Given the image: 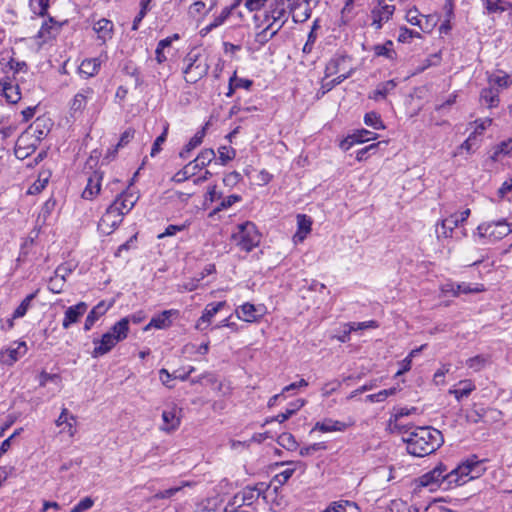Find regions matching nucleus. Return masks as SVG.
<instances>
[{
	"instance_id": "13",
	"label": "nucleus",
	"mask_w": 512,
	"mask_h": 512,
	"mask_svg": "<svg viewBox=\"0 0 512 512\" xmlns=\"http://www.w3.org/2000/svg\"><path fill=\"white\" fill-rule=\"evenodd\" d=\"M179 311L176 309L164 310L152 317L150 322L144 327V331L155 329H167L172 325V317H178Z\"/></svg>"
},
{
	"instance_id": "20",
	"label": "nucleus",
	"mask_w": 512,
	"mask_h": 512,
	"mask_svg": "<svg viewBox=\"0 0 512 512\" xmlns=\"http://www.w3.org/2000/svg\"><path fill=\"white\" fill-rule=\"evenodd\" d=\"M281 464L287 465L288 467L274 476L273 481L279 485H284L292 477L296 470L299 469L301 473H304L306 470V464L301 461H289L283 462Z\"/></svg>"
},
{
	"instance_id": "1",
	"label": "nucleus",
	"mask_w": 512,
	"mask_h": 512,
	"mask_svg": "<svg viewBox=\"0 0 512 512\" xmlns=\"http://www.w3.org/2000/svg\"><path fill=\"white\" fill-rule=\"evenodd\" d=\"M485 471L482 461L476 456H471L461 462L452 470L440 463L431 471L418 477L415 482L418 488H428L434 491L437 488L451 489L479 478Z\"/></svg>"
},
{
	"instance_id": "46",
	"label": "nucleus",
	"mask_w": 512,
	"mask_h": 512,
	"mask_svg": "<svg viewBox=\"0 0 512 512\" xmlns=\"http://www.w3.org/2000/svg\"><path fill=\"white\" fill-rule=\"evenodd\" d=\"M277 442L280 446L290 451L295 450L298 446L295 437L286 432L279 435Z\"/></svg>"
},
{
	"instance_id": "23",
	"label": "nucleus",
	"mask_w": 512,
	"mask_h": 512,
	"mask_svg": "<svg viewBox=\"0 0 512 512\" xmlns=\"http://www.w3.org/2000/svg\"><path fill=\"white\" fill-rule=\"evenodd\" d=\"M377 136L376 133L368 131L366 129H361L349 135L341 144V147L345 150H348L352 145L358 143H364L370 140L375 139Z\"/></svg>"
},
{
	"instance_id": "54",
	"label": "nucleus",
	"mask_w": 512,
	"mask_h": 512,
	"mask_svg": "<svg viewBox=\"0 0 512 512\" xmlns=\"http://www.w3.org/2000/svg\"><path fill=\"white\" fill-rule=\"evenodd\" d=\"M219 160L221 164L225 165L227 162L231 161L236 156V151L232 147L221 146L218 149Z\"/></svg>"
},
{
	"instance_id": "2",
	"label": "nucleus",
	"mask_w": 512,
	"mask_h": 512,
	"mask_svg": "<svg viewBox=\"0 0 512 512\" xmlns=\"http://www.w3.org/2000/svg\"><path fill=\"white\" fill-rule=\"evenodd\" d=\"M409 454L424 457L435 452L444 442L442 433L432 427H417L403 437Z\"/></svg>"
},
{
	"instance_id": "40",
	"label": "nucleus",
	"mask_w": 512,
	"mask_h": 512,
	"mask_svg": "<svg viewBox=\"0 0 512 512\" xmlns=\"http://www.w3.org/2000/svg\"><path fill=\"white\" fill-rule=\"evenodd\" d=\"M373 51L376 56H383L387 59H393L396 55L391 40L386 41L384 44L375 45Z\"/></svg>"
},
{
	"instance_id": "32",
	"label": "nucleus",
	"mask_w": 512,
	"mask_h": 512,
	"mask_svg": "<svg viewBox=\"0 0 512 512\" xmlns=\"http://www.w3.org/2000/svg\"><path fill=\"white\" fill-rule=\"evenodd\" d=\"M488 14H501L510 8L512 3L505 0H481Z\"/></svg>"
},
{
	"instance_id": "43",
	"label": "nucleus",
	"mask_w": 512,
	"mask_h": 512,
	"mask_svg": "<svg viewBox=\"0 0 512 512\" xmlns=\"http://www.w3.org/2000/svg\"><path fill=\"white\" fill-rule=\"evenodd\" d=\"M134 135H135V130L134 129L128 128L127 130H125L122 133V135H121V137H120V139H119L115 149L112 150V151H109L107 157L114 158L115 155H116L117 150L119 148L125 147L128 143H130L131 140L134 138Z\"/></svg>"
},
{
	"instance_id": "53",
	"label": "nucleus",
	"mask_w": 512,
	"mask_h": 512,
	"mask_svg": "<svg viewBox=\"0 0 512 512\" xmlns=\"http://www.w3.org/2000/svg\"><path fill=\"white\" fill-rule=\"evenodd\" d=\"M353 73V68H349L345 73L339 74L336 78L324 83L322 85L323 88H325L327 91L331 90L335 86L342 83L344 80L349 78Z\"/></svg>"
},
{
	"instance_id": "28",
	"label": "nucleus",
	"mask_w": 512,
	"mask_h": 512,
	"mask_svg": "<svg viewBox=\"0 0 512 512\" xmlns=\"http://www.w3.org/2000/svg\"><path fill=\"white\" fill-rule=\"evenodd\" d=\"M110 306L111 305L106 304L104 301H101L93 307L86 317L84 330L89 331L95 322L108 311Z\"/></svg>"
},
{
	"instance_id": "62",
	"label": "nucleus",
	"mask_w": 512,
	"mask_h": 512,
	"mask_svg": "<svg viewBox=\"0 0 512 512\" xmlns=\"http://www.w3.org/2000/svg\"><path fill=\"white\" fill-rule=\"evenodd\" d=\"M204 276H205V274L202 273L200 278H194V279L189 280L188 282L179 284L178 288H177L178 292H184V291L191 292V291L196 290L199 286L200 280L203 279Z\"/></svg>"
},
{
	"instance_id": "63",
	"label": "nucleus",
	"mask_w": 512,
	"mask_h": 512,
	"mask_svg": "<svg viewBox=\"0 0 512 512\" xmlns=\"http://www.w3.org/2000/svg\"><path fill=\"white\" fill-rule=\"evenodd\" d=\"M245 505L244 500L241 497V493L238 492L234 495V497L229 501L225 507V512H236L238 507Z\"/></svg>"
},
{
	"instance_id": "45",
	"label": "nucleus",
	"mask_w": 512,
	"mask_h": 512,
	"mask_svg": "<svg viewBox=\"0 0 512 512\" xmlns=\"http://www.w3.org/2000/svg\"><path fill=\"white\" fill-rule=\"evenodd\" d=\"M364 122L367 126H370L376 130L384 129L385 126L383 124V121L381 120V117L378 113L371 111L365 114L364 116Z\"/></svg>"
},
{
	"instance_id": "51",
	"label": "nucleus",
	"mask_w": 512,
	"mask_h": 512,
	"mask_svg": "<svg viewBox=\"0 0 512 512\" xmlns=\"http://www.w3.org/2000/svg\"><path fill=\"white\" fill-rule=\"evenodd\" d=\"M486 363H487V359L483 355H477V356L471 357L466 361L467 367L472 369L475 372L483 369L485 367Z\"/></svg>"
},
{
	"instance_id": "21",
	"label": "nucleus",
	"mask_w": 512,
	"mask_h": 512,
	"mask_svg": "<svg viewBox=\"0 0 512 512\" xmlns=\"http://www.w3.org/2000/svg\"><path fill=\"white\" fill-rule=\"evenodd\" d=\"M351 425H353V422L347 424L331 418H325L322 421L316 422V424L313 427V431L317 430L322 433L343 432Z\"/></svg>"
},
{
	"instance_id": "33",
	"label": "nucleus",
	"mask_w": 512,
	"mask_h": 512,
	"mask_svg": "<svg viewBox=\"0 0 512 512\" xmlns=\"http://www.w3.org/2000/svg\"><path fill=\"white\" fill-rule=\"evenodd\" d=\"M0 91L8 103L15 104L21 98L18 86L10 82H0Z\"/></svg>"
},
{
	"instance_id": "19",
	"label": "nucleus",
	"mask_w": 512,
	"mask_h": 512,
	"mask_svg": "<svg viewBox=\"0 0 512 512\" xmlns=\"http://www.w3.org/2000/svg\"><path fill=\"white\" fill-rule=\"evenodd\" d=\"M93 343L95 344V347L91 353V356L93 358H98L109 353L117 345L118 342H116L115 338L106 332L102 335L101 339H94Z\"/></svg>"
},
{
	"instance_id": "59",
	"label": "nucleus",
	"mask_w": 512,
	"mask_h": 512,
	"mask_svg": "<svg viewBox=\"0 0 512 512\" xmlns=\"http://www.w3.org/2000/svg\"><path fill=\"white\" fill-rule=\"evenodd\" d=\"M477 146L478 138L471 133L469 137L460 145L458 152H456L455 155L459 154L461 150H465L467 153H471Z\"/></svg>"
},
{
	"instance_id": "16",
	"label": "nucleus",
	"mask_w": 512,
	"mask_h": 512,
	"mask_svg": "<svg viewBox=\"0 0 512 512\" xmlns=\"http://www.w3.org/2000/svg\"><path fill=\"white\" fill-rule=\"evenodd\" d=\"M226 305L225 301L209 303L206 305L201 317L197 320L195 328L204 331L211 323L213 317Z\"/></svg>"
},
{
	"instance_id": "61",
	"label": "nucleus",
	"mask_w": 512,
	"mask_h": 512,
	"mask_svg": "<svg viewBox=\"0 0 512 512\" xmlns=\"http://www.w3.org/2000/svg\"><path fill=\"white\" fill-rule=\"evenodd\" d=\"M406 20L414 25L418 26L422 31H428L426 27H423L421 20L419 19L418 10L416 8L409 9L406 13Z\"/></svg>"
},
{
	"instance_id": "7",
	"label": "nucleus",
	"mask_w": 512,
	"mask_h": 512,
	"mask_svg": "<svg viewBox=\"0 0 512 512\" xmlns=\"http://www.w3.org/2000/svg\"><path fill=\"white\" fill-rule=\"evenodd\" d=\"M396 7L387 4L384 0H378L370 11L371 26L380 30L393 16Z\"/></svg>"
},
{
	"instance_id": "37",
	"label": "nucleus",
	"mask_w": 512,
	"mask_h": 512,
	"mask_svg": "<svg viewBox=\"0 0 512 512\" xmlns=\"http://www.w3.org/2000/svg\"><path fill=\"white\" fill-rule=\"evenodd\" d=\"M205 130L202 129L201 131H198L191 139L190 141L185 145V147L182 149V151L179 153V156L183 159L188 158L190 152L194 150L196 147H198L204 138Z\"/></svg>"
},
{
	"instance_id": "3",
	"label": "nucleus",
	"mask_w": 512,
	"mask_h": 512,
	"mask_svg": "<svg viewBox=\"0 0 512 512\" xmlns=\"http://www.w3.org/2000/svg\"><path fill=\"white\" fill-rule=\"evenodd\" d=\"M287 1L274 0L268 4L262 13L254 15L253 19L257 29L264 25H271V28L279 31L287 22Z\"/></svg>"
},
{
	"instance_id": "22",
	"label": "nucleus",
	"mask_w": 512,
	"mask_h": 512,
	"mask_svg": "<svg viewBox=\"0 0 512 512\" xmlns=\"http://www.w3.org/2000/svg\"><path fill=\"white\" fill-rule=\"evenodd\" d=\"M138 197L133 193H129L127 191L122 192L120 195L116 197L111 206H116L119 212L123 213V217L128 214L133 207L135 206Z\"/></svg>"
},
{
	"instance_id": "41",
	"label": "nucleus",
	"mask_w": 512,
	"mask_h": 512,
	"mask_svg": "<svg viewBox=\"0 0 512 512\" xmlns=\"http://www.w3.org/2000/svg\"><path fill=\"white\" fill-rule=\"evenodd\" d=\"M499 89L495 88L491 85L489 87L484 88L481 91V98L489 104L490 107L496 106L499 102Z\"/></svg>"
},
{
	"instance_id": "57",
	"label": "nucleus",
	"mask_w": 512,
	"mask_h": 512,
	"mask_svg": "<svg viewBox=\"0 0 512 512\" xmlns=\"http://www.w3.org/2000/svg\"><path fill=\"white\" fill-rule=\"evenodd\" d=\"M30 6L35 14L43 16L49 7V0H30Z\"/></svg>"
},
{
	"instance_id": "25",
	"label": "nucleus",
	"mask_w": 512,
	"mask_h": 512,
	"mask_svg": "<svg viewBox=\"0 0 512 512\" xmlns=\"http://www.w3.org/2000/svg\"><path fill=\"white\" fill-rule=\"evenodd\" d=\"M86 308L87 306L84 302H80L77 305L69 307L65 311V316L62 322L63 328L68 329L72 324L76 323L84 314Z\"/></svg>"
},
{
	"instance_id": "18",
	"label": "nucleus",
	"mask_w": 512,
	"mask_h": 512,
	"mask_svg": "<svg viewBox=\"0 0 512 512\" xmlns=\"http://www.w3.org/2000/svg\"><path fill=\"white\" fill-rule=\"evenodd\" d=\"M61 25L54 21L53 18H49V20L45 21L40 30L36 35V39L38 40V44L42 45L49 40L56 37L59 33Z\"/></svg>"
},
{
	"instance_id": "9",
	"label": "nucleus",
	"mask_w": 512,
	"mask_h": 512,
	"mask_svg": "<svg viewBox=\"0 0 512 512\" xmlns=\"http://www.w3.org/2000/svg\"><path fill=\"white\" fill-rule=\"evenodd\" d=\"M444 294H451L454 297H458L461 294H472V293H480L485 291L484 285L479 283H455L448 282L442 285L441 288Z\"/></svg>"
},
{
	"instance_id": "60",
	"label": "nucleus",
	"mask_w": 512,
	"mask_h": 512,
	"mask_svg": "<svg viewBox=\"0 0 512 512\" xmlns=\"http://www.w3.org/2000/svg\"><path fill=\"white\" fill-rule=\"evenodd\" d=\"M345 327L349 328L350 331L364 330L368 328H377L378 324L374 320L365 321V322H351L345 325Z\"/></svg>"
},
{
	"instance_id": "56",
	"label": "nucleus",
	"mask_w": 512,
	"mask_h": 512,
	"mask_svg": "<svg viewBox=\"0 0 512 512\" xmlns=\"http://www.w3.org/2000/svg\"><path fill=\"white\" fill-rule=\"evenodd\" d=\"M185 486H190V483L189 482H184L181 486H176V487H172V488L166 489L164 491H160V492L156 493L153 496V498L154 499H168V498H171L177 492L182 490V488L185 487Z\"/></svg>"
},
{
	"instance_id": "48",
	"label": "nucleus",
	"mask_w": 512,
	"mask_h": 512,
	"mask_svg": "<svg viewBox=\"0 0 512 512\" xmlns=\"http://www.w3.org/2000/svg\"><path fill=\"white\" fill-rule=\"evenodd\" d=\"M215 157V151L213 149L207 148L202 150L195 159L196 162L200 164V167L204 168L209 165L215 159Z\"/></svg>"
},
{
	"instance_id": "31",
	"label": "nucleus",
	"mask_w": 512,
	"mask_h": 512,
	"mask_svg": "<svg viewBox=\"0 0 512 512\" xmlns=\"http://www.w3.org/2000/svg\"><path fill=\"white\" fill-rule=\"evenodd\" d=\"M129 332V318H122L116 322L108 333L115 338L116 342L126 339Z\"/></svg>"
},
{
	"instance_id": "11",
	"label": "nucleus",
	"mask_w": 512,
	"mask_h": 512,
	"mask_svg": "<svg viewBox=\"0 0 512 512\" xmlns=\"http://www.w3.org/2000/svg\"><path fill=\"white\" fill-rule=\"evenodd\" d=\"M94 89L91 87L82 88L70 102V112L73 117L82 115L89 101L94 97Z\"/></svg>"
},
{
	"instance_id": "50",
	"label": "nucleus",
	"mask_w": 512,
	"mask_h": 512,
	"mask_svg": "<svg viewBox=\"0 0 512 512\" xmlns=\"http://www.w3.org/2000/svg\"><path fill=\"white\" fill-rule=\"evenodd\" d=\"M512 152V139L501 142L499 145L495 147L493 155L491 158L495 161L499 159L501 154L508 155Z\"/></svg>"
},
{
	"instance_id": "34",
	"label": "nucleus",
	"mask_w": 512,
	"mask_h": 512,
	"mask_svg": "<svg viewBox=\"0 0 512 512\" xmlns=\"http://www.w3.org/2000/svg\"><path fill=\"white\" fill-rule=\"evenodd\" d=\"M101 62L98 58L85 59L79 66V73L86 77H92L99 71Z\"/></svg>"
},
{
	"instance_id": "12",
	"label": "nucleus",
	"mask_w": 512,
	"mask_h": 512,
	"mask_svg": "<svg viewBox=\"0 0 512 512\" xmlns=\"http://www.w3.org/2000/svg\"><path fill=\"white\" fill-rule=\"evenodd\" d=\"M235 313L240 320L252 323L259 321L264 316L265 307L247 302L239 306Z\"/></svg>"
},
{
	"instance_id": "35",
	"label": "nucleus",
	"mask_w": 512,
	"mask_h": 512,
	"mask_svg": "<svg viewBox=\"0 0 512 512\" xmlns=\"http://www.w3.org/2000/svg\"><path fill=\"white\" fill-rule=\"evenodd\" d=\"M63 270V266L57 267V269L54 272V276L51 277L49 280L48 289L55 294H59L63 291V287L66 280L64 279V275H62Z\"/></svg>"
},
{
	"instance_id": "38",
	"label": "nucleus",
	"mask_w": 512,
	"mask_h": 512,
	"mask_svg": "<svg viewBox=\"0 0 512 512\" xmlns=\"http://www.w3.org/2000/svg\"><path fill=\"white\" fill-rule=\"evenodd\" d=\"M459 385L462 387L450 390V393L453 394L458 401L464 397H468L471 392L475 390V385L471 380L460 381Z\"/></svg>"
},
{
	"instance_id": "29",
	"label": "nucleus",
	"mask_w": 512,
	"mask_h": 512,
	"mask_svg": "<svg viewBox=\"0 0 512 512\" xmlns=\"http://www.w3.org/2000/svg\"><path fill=\"white\" fill-rule=\"evenodd\" d=\"M113 23L108 19H100L94 23L93 30L97 34L98 38L103 42L112 38L113 35Z\"/></svg>"
},
{
	"instance_id": "36",
	"label": "nucleus",
	"mask_w": 512,
	"mask_h": 512,
	"mask_svg": "<svg viewBox=\"0 0 512 512\" xmlns=\"http://www.w3.org/2000/svg\"><path fill=\"white\" fill-rule=\"evenodd\" d=\"M396 86L397 83L394 80L383 82L377 86L373 94L370 95V98L376 101L379 99H384L391 91L395 89Z\"/></svg>"
},
{
	"instance_id": "52",
	"label": "nucleus",
	"mask_w": 512,
	"mask_h": 512,
	"mask_svg": "<svg viewBox=\"0 0 512 512\" xmlns=\"http://www.w3.org/2000/svg\"><path fill=\"white\" fill-rule=\"evenodd\" d=\"M189 223L185 222L180 225H169L166 227L165 231L158 235V239H162L165 237H170L176 235L178 232L185 231L189 227Z\"/></svg>"
},
{
	"instance_id": "14",
	"label": "nucleus",
	"mask_w": 512,
	"mask_h": 512,
	"mask_svg": "<svg viewBox=\"0 0 512 512\" xmlns=\"http://www.w3.org/2000/svg\"><path fill=\"white\" fill-rule=\"evenodd\" d=\"M293 21L303 23L310 18L309 0H286Z\"/></svg>"
},
{
	"instance_id": "42",
	"label": "nucleus",
	"mask_w": 512,
	"mask_h": 512,
	"mask_svg": "<svg viewBox=\"0 0 512 512\" xmlns=\"http://www.w3.org/2000/svg\"><path fill=\"white\" fill-rule=\"evenodd\" d=\"M240 493L245 505L250 506L259 499L262 491L257 487H246Z\"/></svg>"
},
{
	"instance_id": "44",
	"label": "nucleus",
	"mask_w": 512,
	"mask_h": 512,
	"mask_svg": "<svg viewBox=\"0 0 512 512\" xmlns=\"http://www.w3.org/2000/svg\"><path fill=\"white\" fill-rule=\"evenodd\" d=\"M261 28L255 36V41L260 45H264L278 33V31L271 28V25H264Z\"/></svg>"
},
{
	"instance_id": "26",
	"label": "nucleus",
	"mask_w": 512,
	"mask_h": 512,
	"mask_svg": "<svg viewBox=\"0 0 512 512\" xmlns=\"http://www.w3.org/2000/svg\"><path fill=\"white\" fill-rule=\"evenodd\" d=\"M102 173L95 171L88 178L87 185L82 193L84 199H93L99 194L101 188Z\"/></svg>"
},
{
	"instance_id": "8",
	"label": "nucleus",
	"mask_w": 512,
	"mask_h": 512,
	"mask_svg": "<svg viewBox=\"0 0 512 512\" xmlns=\"http://www.w3.org/2000/svg\"><path fill=\"white\" fill-rule=\"evenodd\" d=\"M123 221V213L119 212L116 206L109 205L102 215L98 229L105 235L111 234Z\"/></svg>"
},
{
	"instance_id": "10",
	"label": "nucleus",
	"mask_w": 512,
	"mask_h": 512,
	"mask_svg": "<svg viewBox=\"0 0 512 512\" xmlns=\"http://www.w3.org/2000/svg\"><path fill=\"white\" fill-rule=\"evenodd\" d=\"M182 409L176 404L171 403L162 412L163 425L161 430L165 432H172L179 428L181 423Z\"/></svg>"
},
{
	"instance_id": "27",
	"label": "nucleus",
	"mask_w": 512,
	"mask_h": 512,
	"mask_svg": "<svg viewBox=\"0 0 512 512\" xmlns=\"http://www.w3.org/2000/svg\"><path fill=\"white\" fill-rule=\"evenodd\" d=\"M312 220L305 214L297 215L298 230L293 239L295 242H302L311 231Z\"/></svg>"
},
{
	"instance_id": "6",
	"label": "nucleus",
	"mask_w": 512,
	"mask_h": 512,
	"mask_svg": "<svg viewBox=\"0 0 512 512\" xmlns=\"http://www.w3.org/2000/svg\"><path fill=\"white\" fill-rule=\"evenodd\" d=\"M183 61L185 64L183 74L187 83H196L208 72L209 65L206 57L190 52Z\"/></svg>"
},
{
	"instance_id": "49",
	"label": "nucleus",
	"mask_w": 512,
	"mask_h": 512,
	"mask_svg": "<svg viewBox=\"0 0 512 512\" xmlns=\"http://www.w3.org/2000/svg\"><path fill=\"white\" fill-rule=\"evenodd\" d=\"M241 196L233 194L223 198L220 203L214 208L213 214H216L224 209L230 208L236 202L241 201Z\"/></svg>"
},
{
	"instance_id": "39",
	"label": "nucleus",
	"mask_w": 512,
	"mask_h": 512,
	"mask_svg": "<svg viewBox=\"0 0 512 512\" xmlns=\"http://www.w3.org/2000/svg\"><path fill=\"white\" fill-rule=\"evenodd\" d=\"M39 290H36L35 292L27 295L23 301L20 303V305L14 310L13 313V319L21 318L25 316L27 311L29 310L32 301L36 298Z\"/></svg>"
},
{
	"instance_id": "15",
	"label": "nucleus",
	"mask_w": 512,
	"mask_h": 512,
	"mask_svg": "<svg viewBox=\"0 0 512 512\" xmlns=\"http://www.w3.org/2000/svg\"><path fill=\"white\" fill-rule=\"evenodd\" d=\"M39 121L36 125H30L17 139L18 147H24L26 150L34 152L39 144V136H37Z\"/></svg>"
},
{
	"instance_id": "64",
	"label": "nucleus",
	"mask_w": 512,
	"mask_h": 512,
	"mask_svg": "<svg viewBox=\"0 0 512 512\" xmlns=\"http://www.w3.org/2000/svg\"><path fill=\"white\" fill-rule=\"evenodd\" d=\"M94 504V501L91 497H85L76 504L70 512H85L89 510Z\"/></svg>"
},
{
	"instance_id": "5",
	"label": "nucleus",
	"mask_w": 512,
	"mask_h": 512,
	"mask_svg": "<svg viewBox=\"0 0 512 512\" xmlns=\"http://www.w3.org/2000/svg\"><path fill=\"white\" fill-rule=\"evenodd\" d=\"M261 234L254 223L247 221L239 224L232 234V240L241 250L250 252L259 245Z\"/></svg>"
},
{
	"instance_id": "55",
	"label": "nucleus",
	"mask_w": 512,
	"mask_h": 512,
	"mask_svg": "<svg viewBox=\"0 0 512 512\" xmlns=\"http://www.w3.org/2000/svg\"><path fill=\"white\" fill-rule=\"evenodd\" d=\"M412 38H421V34L418 31L409 29L407 27H401L398 36V41L401 43H408Z\"/></svg>"
},
{
	"instance_id": "58",
	"label": "nucleus",
	"mask_w": 512,
	"mask_h": 512,
	"mask_svg": "<svg viewBox=\"0 0 512 512\" xmlns=\"http://www.w3.org/2000/svg\"><path fill=\"white\" fill-rule=\"evenodd\" d=\"M168 133V124L165 125L161 135H159L153 143L150 155L155 157L161 151V145L166 141Z\"/></svg>"
},
{
	"instance_id": "30",
	"label": "nucleus",
	"mask_w": 512,
	"mask_h": 512,
	"mask_svg": "<svg viewBox=\"0 0 512 512\" xmlns=\"http://www.w3.org/2000/svg\"><path fill=\"white\" fill-rule=\"evenodd\" d=\"M26 352V343L19 342L16 348H9L1 353V361L5 364H13L18 358Z\"/></svg>"
},
{
	"instance_id": "4",
	"label": "nucleus",
	"mask_w": 512,
	"mask_h": 512,
	"mask_svg": "<svg viewBox=\"0 0 512 512\" xmlns=\"http://www.w3.org/2000/svg\"><path fill=\"white\" fill-rule=\"evenodd\" d=\"M512 232V224L506 220L481 223L474 234L476 241L481 244L497 242Z\"/></svg>"
},
{
	"instance_id": "17",
	"label": "nucleus",
	"mask_w": 512,
	"mask_h": 512,
	"mask_svg": "<svg viewBox=\"0 0 512 512\" xmlns=\"http://www.w3.org/2000/svg\"><path fill=\"white\" fill-rule=\"evenodd\" d=\"M350 61V57L346 55L334 56L326 65L325 76L328 78L338 73H345L349 68H352Z\"/></svg>"
},
{
	"instance_id": "24",
	"label": "nucleus",
	"mask_w": 512,
	"mask_h": 512,
	"mask_svg": "<svg viewBox=\"0 0 512 512\" xmlns=\"http://www.w3.org/2000/svg\"><path fill=\"white\" fill-rule=\"evenodd\" d=\"M458 227L457 219L450 215L436 224L435 233L438 240L447 239L453 236L454 229Z\"/></svg>"
},
{
	"instance_id": "47",
	"label": "nucleus",
	"mask_w": 512,
	"mask_h": 512,
	"mask_svg": "<svg viewBox=\"0 0 512 512\" xmlns=\"http://www.w3.org/2000/svg\"><path fill=\"white\" fill-rule=\"evenodd\" d=\"M512 83V77L507 74L492 75L489 77V85L498 88H507Z\"/></svg>"
}]
</instances>
